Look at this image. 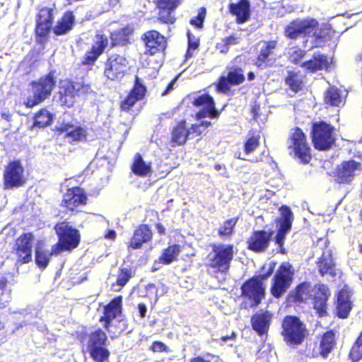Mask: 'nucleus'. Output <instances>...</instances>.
I'll return each instance as SVG.
<instances>
[{"mask_svg": "<svg viewBox=\"0 0 362 362\" xmlns=\"http://www.w3.org/2000/svg\"><path fill=\"white\" fill-rule=\"evenodd\" d=\"M306 52L301 49H296L290 56L291 62L294 64H298L305 56Z\"/></svg>", "mask_w": 362, "mask_h": 362, "instance_id": "60", "label": "nucleus"}, {"mask_svg": "<svg viewBox=\"0 0 362 362\" xmlns=\"http://www.w3.org/2000/svg\"><path fill=\"white\" fill-rule=\"evenodd\" d=\"M262 44L254 60V65L262 70L274 65L276 59L274 56V49L277 47L278 42L276 40H267L262 41Z\"/></svg>", "mask_w": 362, "mask_h": 362, "instance_id": "20", "label": "nucleus"}, {"mask_svg": "<svg viewBox=\"0 0 362 362\" xmlns=\"http://www.w3.org/2000/svg\"><path fill=\"white\" fill-rule=\"evenodd\" d=\"M74 339L81 344L83 352H88L94 362H109L110 351L107 348L109 339L107 334L100 327L88 332L83 327L74 334Z\"/></svg>", "mask_w": 362, "mask_h": 362, "instance_id": "1", "label": "nucleus"}, {"mask_svg": "<svg viewBox=\"0 0 362 362\" xmlns=\"http://www.w3.org/2000/svg\"><path fill=\"white\" fill-rule=\"evenodd\" d=\"M153 233L148 224H139L133 231L132 235L127 243L129 251L140 250L144 244L150 243L153 240Z\"/></svg>", "mask_w": 362, "mask_h": 362, "instance_id": "24", "label": "nucleus"}, {"mask_svg": "<svg viewBox=\"0 0 362 362\" xmlns=\"http://www.w3.org/2000/svg\"><path fill=\"white\" fill-rule=\"evenodd\" d=\"M310 137L313 147L316 150L329 151L336 142L335 128L325 121L313 122Z\"/></svg>", "mask_w": 362, "mask_h": 362, "instance_id": "9", "label": "nucleus"}, {"mask_svg": "<svg viewBox=\"0 0 362 362\" xmlns=\"http://www.w3.org/2000/svg\"><path fill=\"white\" fill-rule=\"evenodd\" d=\"M260 136L255 132H249V136L244 142L243 149L246 154H250L259 146Z\"/></svg>", "mask_w": 362, "mask_h": 362, "instance_id": "50", "label": "nucleus"}, {"mask_svg": "<svg viewBox=\"0 0 362 362\" xmlns=\"http://www.w3.org/2000/svg\"><path fill=\"white\" fill-rule=\"evenodd\" d=\"M279 211L281 216L276 221L279 226L274 236V240L280 248L281 253L285 254V249L284 247V240L286 234L291 229L293 216L291 208L286 205H282L279 208Z\"/></svg>", "mask_w": 362, "mask_h": 362, "instance_id": "15", "label": "nucleus"}, {"mask_svg": "<svg viewBox=\"0 0 362 362\" xmlns=\"http://www.w3.org/2000/svg\"><path fill=\"white\" fill-rule=\"evenodd\" d=\"M175 81L176 78L170 81V82L168 84L165 89L162 92V96L166 95L169 92H170L173 89Z\"/></svg>", "mask_w": 362, "mask_h": 362, "instance_id": "64", "label": "nucleus"}, {"mask_svg": "<svg viewBox=\"0 0 362 362\" xmlns=\"http://www.w3.org/2000/svg\"><path fill=\"white\" fill-rule=\"evenodd\" d=\"M180 252V246L177 244L169 245L163 250L158 257V262L165 265L171 264L176 260Z\"/></svg>", "mask_w": 362, "mask_h": 362, "instance_id": "43", "label": "nucleus"}, {"mask_svg": "<svg viewBox=\"0 0 362 362\" xmlns=\"http://www.w3.org/2000/svg\"><path fill=\"white\" fill-rule=\"evenodd\" d=\"M76 24V17L73 11H66L57 21L51 30L56 36H62L71 32Z\"/></svg>", "mask_w": 362, "mask_h": 362, "instance_id": "32", "label": "nucleus"}, {"mask_svg": "<svg viewBox=\"0 0 362 362\" xmlns=\"http://www.w3.org/2000/svg\"><path fill=\"white\" fill-rule=\"evenodd\" d=\"M138 310H139V315L140 317L144 318L146 317L147 307L145 303H139L138 304Z\"/></svg>", "mask_w": 362, "mask_h": 362, "instance_id": "62", "label": "nucleus"}, {"mask_svg": "<svg viewBox=\"0 0 362 362\" xmlns=\"http://www.w3.org/2000/svg\"><path fill=\"white\" fill-rule=\"evenodd\" d=\"M352 308L350 294L346 288H341L337 294L336 315L341 319L347 318Z\"/></svg>", "mask_w": 362, "mask_h": 362, "instance_id": "36", "label": "nucleus"}, {"mask_svg": "<svg viewBox=\"0 0 362 362\" xmlns=\"http://www.w3.org/2000/svg\"><path fill=\"white\" fill-rule=\"evenodd\" d=\"M54 21V9L42 7L36 16L35 34L40 40H46L52 29Z\"/></svg>", "mask_w": 362, "mask_h": 362, "instance_id": "23", "label": "nucleus"}, {"mask_svg": "<svg viewBox=\"0 0 362 362\" xmlns=\"http://www.w3.org/2000/svg\"><path fill=\"white\" fill-rule=\"evenodd\" d=\"M146 93V86L139 76L136 75L133 86L129 90L126 97L119 102V109L122 112H129L138 101L145 98Z\"/></svg>", "mask_w": 362, "mask_h": 362, "instance_id": "16", "label": "nucleus"}, {"mask_svg": "<svg viewBox=\"0 0 362 362\" xmlns=\"http://www.w3.org/2000/svg\"><path fill=\"white\" fill-rule=\"evenodd\" d=\"M272 320V315L268 311L257 313L251 317L252 329L259 336L267 334Z\"/></svg>", "mask_w": 362, "mask_h": 362, "instance_id": "37", "label": "nucleus"}, {"mask_svg": "<svg viewBox=\"0 0 362 362\" xmlns=\"http://www.w3.org/2000/svg\"><path fill=\"white\" fill-rule=\"evenodd\" d=\"M189 131L185 119L177 121L170 130V144L173 146L185 145L189 139Z\"/></svg>", "mask_w": 362, "mask_h": 362, "instance_id": "34", "label": "nucleus"}, {"mask_svg": "<svg viewBox=\"0 0 362 362\" xmlns=\"http://www.w3.org/2000/svg\"><path fill=\"white\" fill-rule=\"evenodd\" d=\"M245 80L243 69L238 66L228 68L226 76H221L215 83L216 90L218 93H228L231 86L242 84Z\"/></svg>", "mask_w": 362, "mask_h": 362, "instance_id": "14", "label": "nucleus"}, {"mask_svg": "<svg viewBox=\"0 0 362 362\" xmlns=\"http://www.w3.org/2000/svg\"><path fill=\"white\" fill-rule=\"evenodd\" d=\"M88 203V197L83 188L78 186L68 188L62 196L60 206L72 214L82 211Z\"/></svg>", "mask_w": 362, "mask_h": 362, "instance_id": "13", "label": "nucleus"}, {"mask_svg": "<svg viewBox=\"0 0 362 362\" xmlns=\"http://www.w3.org/2000/svg\"><path fill=\"white\" fill-rule=\"evenodd\" d=\"M150 349L153 352L167 353L169 352L168 346L161 341H154L151 345Z\"/></svg>", "mask_w": 362, "mask_h": 362, "instance_id": "59", "label": "nucleus"}, {"mask_svg": "<svg viewBox=\"0 0 362 362\" xmlns=\"http://www.w3.org/2000/svg\"><path fill=\"white\" fill-rule=\"evenodd\" d=\"M241 296L247 299L251 308L258 306L265 297V288L255 279H248L241 286Z\"/></svg>", "mask_w": 362, "mask_h": 362, "instance_id": "17", "label": "nucleus"}, {"mask_svg": "<svg viewBox=\"0 0 362 362\" xmlns=\"http://www.w3.org/2000/svg\"><path fill=\"white\" fill-rule=\"evenodd\" d=\"M325 103L330 106H339L341 103L340 92L336 87H330L327 89L325 94Z\"/></svg>", "mask_w": 362, "mask_h": 362, "instance_id": "48", "label": "nucleus"}, {"mask_svg": "<svg viewBox=\"0 0 362 362\" xmlns=\"http://www.w3.org/2000/svg\"><path fill=\"white\" fill-rule=\"evenodd\" d=\"M129 63L126 57L119 54H112L107 57L103 64V76L107 81L119 82L128 74Z\"/></svg>", "mask_w": 362, "mask_h": 362, "instance_id": "11", "label": "nucleus"}, {"mask_svg": "<svg viewBox=\"0 0 362 362\" xmlns=\"http://www.w3.org/2000/svg\"><path fill=\"white\" fill-rule=\"evenodd\" d=\"M122 300V296L119 295L103 306V315L100 317L99 322L102 323L103 327L105 330L109 331L113 320L122 316L123 312Z\"/></svg>", "mask_w": 362, "mask_h": 362, "instance_id": "21", "label": "nucleus"}, {"mask_svg": "<svg viewBox=\"0 0 362 362\" xmlns=\"http://www.w3.org/2000/svg\"><path fill=\"white\" fill-rule=\"evenodd\" d=\"M284 35L289 40L311 37L313 47H322L327 40L325 30L320 27L318 21L313 18L292 20L284 27Z\"/></svg>", "mask_w": 362, "mask_h": 362, "instance_id": "2", "label": "nucleus"}, {"mask_svg": "<svg viewBox=\"0 0 362 362\" xmlns=\"http://www.w3.org/2000/svg\"><path fill=\"white\" fill-rule=\"evenodd\" d=\"M23 167L20 160L11 162L4 172V185L6 188L21 186Z\"/></svg>", "mask_w": 362, "mask_h": 362, "instance_id": "31", "label": "nucleus"}, {"mask_svg": "<svg viewBox=\"0 0 362 362\" xmlns=\"http://www.w3.org/2000/svg\"><path fill=\"white\" fill-rule=\"evenodd\" d=\"M239 220V217L228 218L223 222L218 229V234L220 237H230L235 231V228Z\"/></svg>", "mask_w": 362, "mask_h": 362, "instance_id": "45", "label": "nucleus"}, {"mask_svg": "<svg viewBox=\"0 0 362 362\" xmlns=\"http://www.w3.org/2000/svg\"><path fill=\"white\" fill-rule=\"evenodd\" d=\"M30 86L32 95H28L24 102V105L28 107L39 105L51 95L56 86L54 71H49L38 80L32 81Z\"/></svg>", "mask_w": 362, "mask_h": 362, "instance_id": "8", "label": "nucleus"}, {"mask_svg": "<svg viewBox=\"0 0 362 362\" xmlns=\"http://www.w3.org/2000/svg\"><path fill=\"white\" fill-rule=\"evenodd\" d=\"M74 88L78 95H85L93 92L90 83H86L84 82H76L74 81Z\"/></svg>", "mask_w": 362, "mask_h": 362, "instance_id": "56", "label": "nucleus"}, {"mask_svg": "<svg viewBox=\"0 0 362 362\" xmlns=\"http://www.w3.org/2000/svg\"><path fill=\"white\" fill-rule=\"evenodd\" d=\"M30 86L32 95H28L24 102V105L28 107L39 105L51 95L56 86L54 71H49L38 80L32 81Z\"/></svg>", "mask_w": 362, "mask_h": 362, "instance_id": "7", "label": "nucleus"}, {"mask_svg": "<svg viewBox=\"0 0 362 362\" xmlns=\"http://www.w3.org/2000/svg\"><path fill=\"white\" fill-rule=\"evenodd\" d=\"M108 45V38L104 35H96L95 40L91 47L87 50L83 57L81 64L84 66H92L105 52Z\"/></svg>", "mask_w": 362, "mask_h": 362, "instance_id": "27", "label": "nucleus"}, {"mask_svg": "<svg viewBox=\"0 0 362 362\" xmlns=\"http://www.w3.org/2000/svg\"><path fill=\"white\" fill-rule=\"evenodd\" d=\"M315 291L313 299V308L319 316L327 315V301L331 296L329 287L324 284H317L315 286Z\"/></svg>", "mask_w": 362, "mask_h": 362, "instance_id": "28", "label": "nucleus"}, {"mask_svg": "<svg viewBox=\"0 0 362 362\" xmlns=\"http://www.w3.org/2000/svg\"><path fill=\"white\" fill-rule=\"evenodd\" d=\"M309 333L306 325L296 315H286L281 323V335L289 347H297L302 344Z\"/></svg>", "mask_w": 362, "mask_h": 362, "instance_id": "3", "label": "nucleus"}, {"mask_svg": "<svg viewBox=\"0 0 362 362\" xmlns=\"http://www.w3.org/2000/svg\"><path fill=\"white\" fill-rule=\"evenodd\" d=\"M361 163L354 159L342 161L334 172V178L337 183L349 185L356 176V171L361 170Z\"/></svg>", "mask_w": 362, "mask_h": 362, "instance_id": "19", "label": "nucleus"}, {"mask_svg": "<svg viewBox=\"0 0 362 362\" xmlns=\"http://www.w3.org/2000/svg\"><path fill=\"white\" fill-rule=\"evenodd\" d=\"M274 231L269 230H255L246 241L247 249L255 253H263L269 247Z\"/></svg>", "mask_w": 362, "mask_h": 362, "instance_id": "18", "label": "nucleus"}, {"mask_svg": "<svg viewBox=\"0 0 362 362\" xmlns=\"http://www.w3.org/2000/svg\"><path fill=\"white\" fill-rule=\"evenodd\" d=\"M141 41L144 47V54L148 57L165 54L168 47L167 37L155 29L142 33Z\"/></svg>", "mask_w": 362, "mask_h": 362, "instance_id": "12", "label": "nucleus"}, {"mask_svg": "<svg viewBox=\"0 0 362 362\" xmlns=\"http://www.w3.org/2000/svg\"><path fill=\"white\" fill-rule=\"evenodd\" d=\"M288 149L293 158L298 159L300 163L308 164L313 158L312 148L307 136L299 127L291 129L288 136Z\"/></svg>", "mask_w": 362, "mask_h": 362, "instance_id": "5", "label": "nucleus"}, {"mask_svg": "<svg viewBox=\"0 0 362 362\" xmlns=\"http://www.w3.org/2000/svg\"><path fill=\"white\" fill-rule=\"evenodd\" d=\"M189 131V136L190 135H194L196 136H200L202 134V130L201 129V126L199 124H192L189 127H188Z\"/></svg>", "mask_w": 362, "mask_h": 362, "instance_id": "61", "label": "nucleus"}, {"mask_svg": "<svg viewBox=\"0 0 362 362\" xmlns=\"http://www.w3.org/2000/svg\"><path fill=\"white\" fill-rule=\"evenodd\" d=\"M300 66L308 73H316L319 71L328 69L330 63L327 55L321 53H315L311 59L303 62Z\"/></svg>", "mask_w": 362, "mask_h": 362, "instance_id": "35", "label": "nucleus"}, {"mask_svg": "<svg viewBox=\"0 0 362 362\" xmlns=\"http://www.w3.org/2000/svg\"><path fill=\"white\" fill-rule=\"evenodd\" d=\"M313 288L310 281H304L297 284L286 296L289 305H300L306 303L312 297Z\"/></svg>", "mask_w": 362, "mask_h": 362, "instance_id": "25", "label": "nucleus"}, {"mask_svg": "<svg viewBox=\"0 0 362 362\" xmlns=\"http://www.w3.org/2000/svg\"><path fill=\"white\" fill-rule=\"evenodd\" d=\"M206 16V10L204 7L199 8L197 15L189 20V23L197 29H202Z\"/></svg>", "mask_w": 362, "mask_h": 362, "instance_id": "54", "label": "nucleus"}, {"mask_svg": "<svg viewBox=\"0 0 362 362\" xmlns=\"http://www.w3.org/2000/svg\"><path fill=\"white\" fill-rule=\"evenodd\" d=\"M228 12L235 17L238 24L247 22L250 18V2L249 0H238L237 2H231L228 6Z\"/></svg>", "mask_w": 362, "mask_h": 362, "instance_id": "33", "label": "nucleus"}, {"mask_svg": "<svg viewBox=\"0 0 362 362\" xmlns=\"http://www.w3.org/2000/svg\"><path fill=\"white\" fill-rule=\"evenodd\" d=\"M33 127L45 128L49 126L53 119V115L47 108H42L33 117Z\"/></svg>", "mask_w": 362, "mask_h": 362, "instance_id": "44", "label": "nucleus"}, {"mask_svg": "<svg viewBox=\"0 0 362 362\" xmlns=\"http://www.w3.org/2000/svg\"><path fill=\"white\" fill-rule=\"evenodd\" d=\"M337 345L335 332L332 329L324 332L320 340L319 347L321 351V356L326 358L334 349Z\"/></svg>", "mask_w": 362, "mask_h": 362, "instance_id": "41", "label": "nucleus"}, {"mask_svg": "<svg viewBox=\"0 0 362 362\" xmlns=\"http://www.w3.org/2000/svg\"><path fill=\"white\" fill-rule=\"evenodd\" d=\"M304 354L306 357L310 358H317L319 356H321L320 348L319 347L317 342L310 341L307 343L304 349Z\"/></svg>", "mask_w": 362, "mask_h": 362, "instance_id": "55", "label": "nucleus"}, {"mask_svg": "<svg viewBox=\"0 0 362 362\" xmlns=\"http://www.w3.org/2000/svg\"><path fill=\"white\" fill-rule=\"evenodd\" d=\"M133 268L131 266L120 267L118 270L116 285L123 288L131 279L133 276Z\"/></svg>", "mask_w": 362, "mask_h": 362, "instance_id": "49", "label": "nucleus"}, {"mask_svg": "<svg viewBox=\"0 0 362 362\" xmlns=\"http://www.w3.org/2000/svg\"><path fill=\"white\" fill-rule=\"evenodd\" d=\"M74 87V81L71 79H64L60 81L57 94L58 101L61 105L67 107L74 106L77 96Z\"/></svg>", "mask_w": 362, "mask_h": 362, "instance_id": "29", "label": "nucleus"}, {"mask_svg": "<svg viewBox=\"0 0 362 362\" xmlns=\"http://www.w3.org/2000/svg\"><path fill=\"white\" fill-rule=\"evenodd\" d=\"M182 0H155L156 8L158 9L157 21L162 24L173 25L177 21L175 10Z\"/></svg>", "mask_w": 362, "mask_h": 362, "instance_id": "22", "label": "nucleus"}, {"mask_svg": "<svg viewBox=\"0 0 362 362\" xmlns=\"http://www.w3.org/2000/svg\"><path fill=\"white\" fill-rule=\"evenodd\" d=\"M132 172L139 177L148 175L151 170V163H146L140 153H136L131 165Z\"/></svg>", "mask_w": 362, "mask_h": 362, "instance_id": "42", "label": "nucleus"}, {"mask_svg": "<svg viewBox=\"0 0 362 362\" xmlns=\"http://www.w3.org/2000/svg\"><path fill=\"white\" fill-rule=\"evenodd\" d=\"M349 358L352 362H358L362 358V330L350 349Z\"/></svg>", "mask_w": 362, "mask_h": 362, "instance_id": "47", "label": "nucleus"}, {"mask_svg": "<svg viewBox=\"0 0 362 362\" xmlns=\"http://www.w3.org/2000/svg\"><path fill=\"white\" fill-rule=\"evenodd\" d=\"M194 107H202V109H208L210 118H218L220 112L216 109V103L212 96L209 93H203L195 97L192 102Z\"/></svg>", "mask_w": 362, "mask_h": 362, "instance_id": "39", "label": "nucleus"}, {"mask_svg": "<svg viewBox=\"0 0 362 362\" xmlns=\"http://www.w3.org/2000/svg\"><path fill=\"white\" fill-rule=\"evenodd\" d=\"M294 278V269L288 262H282L274 273L270 287L272 296L280 298L291 287Z\"/></svg>", "mask_w": 362, "mask_h": 362, "instance_id": "10", "label": "nucleus"}, {"mask_svg": "<svg viewBox=\"0 0 362 362\" xmlns=\"http://www.w3.org/2000/svg\"><path fill=\"white\" fill-rule=\"evenodd\" d=\"M45 241L43 240H37L35 242V262L38 268L41 270H44L48 266L50 257L52 255H57V254H52V250L48 252L45 249Z\"/></svg>", "mask_w": 362, "mask_h": 362, "instance_id": "40", "label": "nucleus"}, {"mask_svg": "<svg viewBox=\"0 0 362 362\" xmlns=\"http://www.w3.org/2000/svg\"><path fill=\"white\" fill-rule=\"evenodd\" d=\"M35 236L32 233H24V264L29 263L33 259L32 250Z\"/></svg>", "mask_w": 362, "mask_h": 362, "instance_id": "51", "label": "nucleus"}, {"mask_svg": "<svg viewBox=\"0 0 362 362\" xmlns=\"http://www.w3.org/2000/svg\"><path fill=\"white\" fill-rule=\"evenodd\" d=\"M211 252L208 255L207 267L215 273L226 274L234 257V246L231 244L211 245Z\"/></svg>", "mask_w": 362, "mask_h": 362, "instance_id": "6", "label": "nucleus"}, {"mask_svg": "<svg viewBox=\"0 0 362 362\" xmlns=\"http://www.w3.org/2000/svg\"><path fill=\"white\" fill-rule=\"evenodd\" d=\"M210 113L208 112V109H202L200 110H199L196 115H195V117L196 119H202V118H204L206 117H210Z\"/></svg>", "mask_w": 362, "mask_h": 362, "instance_id": "63", "label": "nucleus"}, {"mask_svg": "<svg viewBox=\"0 0 362 362\" xmlns=\"http://www.w3.org/2000/svg\"><path fill=\"white\" fill-rule=\"evenodd\" d=\"M187 49L185 53V57L187 59L190 58L193 56V52L197 49L199 47L200 41L199 39L193 35L190 31H187Z\"/></svg>", "mask_w": 362, "mask_h": 362, "instance_id": "52", "label": "nucleus"}, {"mask_svg": "<svg viewBox=\"0 0 362 362\" xmlns=\"http://www.w3.org/2000/svg\"><path fill=\"white\" fill-rule=\"evenodd\" d=\"M239 43L238 38L235 35H231L222 40L221 42L216 44V49L221 53H226L230 45Z\"/></svg>", "mask_w": 362, "mask_h": 362, "instance_id": "53", "label": "nucleus"}, {"mask_svg": "<svg viewBox=\"0 0 362 362\" xmlns=\"http://www.w3.org/2000/svg\"><path fill=\"white\" fill-rule=\"evenodd\" d=\"M134 32V28L131 25L119 28L110 33L112 47L125 46L131 43V37Z\"/></svg>", "mask_w": 362, "mask_h": 362, "instance_id": "38", "label": "nucleus"}, {"mask_svg": "<svg viewBox=\"0 0 362 362\" xmlns=\"http://www.w3.org/2000/svg\"><path fill=\"white\" fill-rule=\"evenodd\" d=\"M54 229L58 240L52 246V254H60L64 251L70 252L78 247L81 242L80 232L68 221L57 223Z\"/></svg>", "mask_w": 362, "mask_h": 362, "instance_id": "4", "label": "nucleus"}, {"mask_svg": "<svg viewBox=\"0 0 362 362\" xmlns=\"http://www.w3.org/2000/svg\"><path fill=\"white\" fill-rule=\"evenodd\" d=\"M317 271L321 276H329L332 278L337 276V264L331 250L324 251L316 261Z\"/></svg>", "mask_w": 362, "mask_h": 362, "instance_id": "30", "label": "nucleus"}, {"mask_svg": "<svg viewBox=\"0 0 362 362\" xmlns=\"http://www.w3.org/2000/svg\"><path fill=\"white\" fill-rule=\"evenodd\" d=\"M275 262H272L269 264V267L266 272L264 274H259L257 276H254L250 279H255L257 282H259L261 285H264L263 281L267 280L273 273L275 267Z\"/></svg>", "mask_w": 362, "mask_h": 362, "instance_id": "58", "label": "nucleus"}, {"mask_svg": "<svg viewBox=\"0 0 362 362\" xmlns=\"http://www.w3.org/2000/svg\"><path fill=\"white\" fill-rule=\"evenodd\" d=\"M54 132L58 136H62L63 138L69 139V142L71 144L86 141L88 136L86 128L74 126L70 122L63 123L55 127Z\"/></svg>", "mask_w": 362, "mask_h": 362, "instance_id": "26", "label": "nucleus"}, {"mask_svg": "<svg viewBox=\"0 0 362 362\" xmlns=\"http://www.w3.org/2000/svg\"><path fill=\"white\" fill-rule=\"evenodd\" d=\"M285 83L289 88L297 93L302 89L303 82L298 75V73L294 71H288L285 78Z\"/></svg>", "mask_w": 362, "mask_h": 362, "instance_id": "46", "label": "nucleus"}, {"mask_svg": "<svg viewBox=\"0 0 362 362\" xmlns=\"http://www.w3.org/2000/svg\"><path fill=\"white\" fill-rule=\"evenodd\" d=\"M13 252L18 256V259L16 264L17 266V269H18L19 267L23 264V260L21 259V255L23 253V236L21 235L16 242V244L13 246Z\"/></svg>", "mask_w": 362, "mask_h": 362, "instance_id": "57", "label": "nucleus"}]
</instances>
